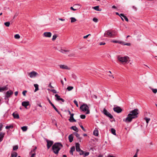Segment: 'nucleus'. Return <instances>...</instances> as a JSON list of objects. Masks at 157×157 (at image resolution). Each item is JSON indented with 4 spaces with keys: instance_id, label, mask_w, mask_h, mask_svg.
Here are the masks:
<instances>
[{
    "instance_id": "34",
    "label": "nucleus",
    "mask_w": 157,
    "mask_h": 157,
    "mask_svg": "<svg viewBox=\"0 0 157 157\" xmlns=\"http://www.w3.org/2000/svg\"><path fill=\"white\" fill-rule=\"evenodd\" d=\"M112 33L113 35V36H115L117 35V32L116 31L113 30L112 31Z\"/></svg>"
},
{
    "instance_id": "17",
    "label": "nucleus",
    "mask_w": 157,
    "mask_h": 157,
    "mask_svg": "<svg viewBox=\"0 0 157 157\" xmlns=\"http://www.w3.org/2000/svg\"><path fill=\"white\" fill-rule=\"evenodd\" d=\"M68 139L70 142L71 143L72 142L73 139V136L72 134L69 135L68 136Z\"/></svg>"
},
{
    "instance_id": "10",
    "label": "nucleus",
    "mask_w": 157,
    "mask_h": 157,
    "mask_svg": "<svg viewBox=\"0 0 157 157\" xmlns=\"http://www.w3.org/2000/svg\"><path fill=\"white\" fill-rule=\"evenodd\" d=\"M38 75V73L36 72L33 71L29 73V75L30 77L33 78L36 77V75Z\"/></svg>"
},
{
    "instance_id": "31",
    "label": "nucleus",
    "mask_w": 157,
    "mask_h": 157,
    "mask_svg": "<svg viewBox=\"0 0 157 157\" xmlns=\"http://www.w3.org/2000/svg\"><path fill=\"white\" fill-rule=\"evenodd\" d=\"M55 97L56 98V100L58 101H59V99L61 98L57 94H56L55 95Z\"/></svg>"
},
{
    "instance_id": "54",
    "label": "nucleus",
    "mask_w": 157,
    "mask_h": 157,
    "mask_svg": "<svg viewBox=\"0 0 157 157\" xmlns=\"http://www.w3.org/2000/svg\"><path fill=\"white\" fill-rule=\"evenodd\" d=\"M123 44L124 45H126L127 46H130L131 45V44L130 43H127L124 44V43Z\"/></svg>"
},
{
    "instance_id": "22",
    "label": "nucleus",
    "mask_w": 157,
    "mask_h": 157,
    "mask_svg": "<svg viewBox=\"0 0 157 157\" xmlns=\"http://www.w3.org/2000/svg\"><path fill=\"white\" fill-rule=\"evenodd\" d=\"M17 155V153L15 152H12L11 154L10 157H16Z\"/></svg>"
},
{
    "instance_id": "49",
    "label": "nucleus",
    "mask_w": 157,
    "mask_h": 157,
    "mask_svg": "<svg viewBox=\"0 0 157 157\" xmlns=\"http://www.w3.org/2000/svg\"><path fill=\"white\" fill-rule=\"evenodd\" d=\"M152 92L154 93H156L157 92V89H152Z\"/></svg>"
},
{
    "instance_id": "50",
    "label": "nucleus",
    "mask_w": 157,
    "mask_h": 157,
    "mask_svg": "<svg viewBox=\"0 0 157 157\" xmlns=\"http://www.w3.org/2000/svg\"><path fill=\"white\" fill-rule=\"evenodd\" d=\"M50 90L54 93L56 94L57 93L55 89L51 90Z\"/></svg>"
},
{
    "instance_id": "4",
    "label": "nucleus",
    "mask_w": 157,
    "mask_h": 157,
    "mask_svg": "<svg viewBox=\"0 0 157 157\" xmlns=\"http://www.w3.org/2000/svg\"><path fill=\"white\" fill-rule=\"evenodd\" d=\"M80 109L83 112H86V114L90 113V112L89 110V107L86 104H83L81 105L80 107Z\"/></svg>"
},
{
    "instance_id": "30",
    "label": "nucleus",
    "mask_w": 157,
    "mask_h": 157,
    "mask_svg": "<svg viewBox=\"0 0 157 157\" xmlns=\"http://www.w3.org/2000/svg\"><path fill=\"white\" fill-rule=\"evenodd\" d=\"M21 129L24 132L26 131L27 129V127L24 126L21 127Z\"/></svg>"
},
{
    "instance_id": "41",
    "label": "nucleus",
    "mask_w": 157,
    "mask_h": 157,
    "mask_svg": "<svg viewBox=\"0 0 157 157\" xmlns=\"http://www.w3.org/2000/svg\"><path fill=\"white\" fill-rule=\"evenodd\" d=\"M14 38L16 39H19L20 38V36L19 34H17L14 36Z\"/></svg>"
},
{
    "instance_id": "11",
    "label": "nucleus",
    "mask_w": 157,
    "mask_h": 157,
    "mask_svg": "<svg viewBox=\"0 0 157 157\" xmlns=\"http://www.w3.org/2000/svg\"><path fill=\"white\" fill-rule=\"evenodd\" d=\"M21 105L25 108L28 109L27 106L29 105V101H23L22 102Z\"/></svg>"
},
{
    "instance_id": "15",
    "label": "nucleus",
    "mask_w": 157,
    "mask_h": 157,
    "mask_svg": "<svg viewBox=\"0 0 157 157\" xmlns=\"http://www.w3.org/2000/svg\"><path fill=\"white\" fill-rule=\"evenodd\" d=\"M5 134L2 132H0V142H2L3 139Z\"/></svg>"
},
{
    "instance_id": "23",
    "label": "nucleus",
    "mask_w": 157,
    "mask_h": 157,
    "mask_svg": "<svg viewBox=\"0 0 157 157\" xmlns=\"http://www.w3.org/2000/svg\"><path fill=\"white\" fill-rule=\"evenodd\" d=\"M112 42L114 43H118L121 44H123L124 42L121 41H117L115 40H113L112 41Z\"/></svg>"
},
{
    "instance_id": "6",
    "label": "nucleus",
    "mask_w": 157,
    "mask_h": 157,
    "mask_svg": "<svg viewBox=\"0 0 157 157\" xmlns=\"http://www.w3.org/2000/svg\"><path fill=\"white\" fill-rule=\"evenodd\" d=\"M104 36L106 37H112L113 35L112 32H110L109 30L106 31L104 34Z\"/></svg>"
},
{
    "instance_id": "48",
    "label": "nucleus",
    "mask_w": 157,
    "mask_h": 157,
    "mask_svg": "<svg viewBox=\"0 0 157 157\" xmlns=\"http://www.w3.org/2000/svg\"><path fill=\"white\" fill-rule=\"evenodd\" d=\"M36 152H34L33 153H32V154L30 155H31L30 157H34L36 155Z\"/></svg>"
},
{
    "instance_id": "37",
    "label": "nucleus",
    "mask_w": 157,
    "mask_h": 157,
    "mask_svg": "<svg viewBox=\"0 0 157 157\" xmlns=\"http://www.w3.org/2000/svg\"><path fill=\"white\" fill-rule=\"evenodd\" d=\"M18 148V147L17 145H15L13 147V150L14 151H15L17 150Z\"/></svg>"
},
{
    "instance_id": "58",
    "label": "nucleus",
    "mask_w": 157,
    "mask_h": 157,
    "mask_svg": "<svg viewBox=\"0 0 157 157\" xmlns=\"http://www.w3.org/2000/svg\"><path fill=\"white\" fill-rule=\"evenodd\" d=\"M71 10H73V11H75L76 10V9H74L72 7H71L70 8Z\"/></svg>"
},
{
    "instance_id": "45",
    "label": "nucleus",
    "mask_w": 157,
    "mask_h": 157,
    "mask_svg": "<svg viewBox=\"0 0 157 157\" xmlns=\"http://www.w3.org/2000/svg\"><path fill=\"white\" fill-rule=\"evenodd\" d=\"M74 104L76 105L77 107L78 106V102L75 100H74Z\"/></svg>"
},
{
    "instance_id": "32",
    "label": "nucleus",
    "mask_w": 157,
    "mask_h": 157,
    "mask_svg": "<svg viewBox=\"0 0 157 157\" xmlns=\"http://www.w3.org/2000/svg\"><path fill=\"white\" fill-rule=\"evenodd\" d=\"M111 133L114 135H116V130H115L113 128H112L111 129Z\"/></svg>"
},
{
    "instance_id": "44",
    "label": "nucleus",
    "mask_w": 157,
    "mask_h": 157,
    "mask_svg": "<svg viewBox=\"0 0 157 157\" xmlns=\"http://www.w3.org/2000/svg\"><path fill=\"white\" fill-rule=\"evenodd\" d=\"M90 153L89 152H86L85 153H84L83 155V156L85 157L86 156H87Z\"/></svg>"
},
{
    "instance_id": "60",
    "label": "nucleus",
    "mask_w": 157,
    "mask_h": 157,
    "mask_svg": "<svg viewBox=\"0 0 157 157\" xmlns=\"http://www.w3.org/2000/svg\"><path fill=\"white\" fill-rule=\"evenodd\" d=\"M59 20H60L61 21H64L65 20V19H64L60 18H59Z\"/></svg>"
},
{
    "instance_id": "51",
    "label": "nucleus",
    "mask_w": 157,
    "mask_h": 157,
    "mask_svg": "<svg viewBox=\"0 0 157 157\" xmlns=\"http://www.w3.org/2000/svg\"><path fill=\"white\" fill-rule=\"evenodd\" d=\"M123 17L124 18V19L125 20L128 22V18L126 16H125V15Z\"/></svg>"
},
{
    "instance_id": "25",
    "label": "nucleus",
    "mask_w": 157,
    "mask_h": 157,
    "mask_svg": "<svg viewBox=\"0 0 157 157\" xmlns=\"http://www.w3.org/2000/svg\"><path fill=\"white\" fill-rule=\"evenodd\" d=\"M69 121L71 122H76V120L74 119L73 117H70V119H69Z\"/></svg>"
},
{
    "instance_id": "12",
    "label": "nucleus",
    "mask_w": 157,
    "mask_h": 157,
    "mask_svg": "<svg viewBox=\"0 0 157 157\" xmlns=\"http://www.w3.org/2000/svg\"><path fill=\"white\" fill-rule=\"evenodd\" d=\"M44 36L50 37L52 36V33L50 32H44L43 34Z\"/></svg>"
},
{
    "instance_id": "28",
    "label": "nucleus",
    "mask_w": 157,
    "mask_h": 157,
    "mask_svg": "<svg viewBox=\"0 0 157 157\" xmlns=\"http://www.w3.org/2000/svg\"><path fill=\"white\" fill-rule=\"evenodd\" d=\"M74 134L75 136L76 137L80 140V142L81 138L80 137L79 135L77 132H75Z\"/></svg>"
},
{
    "instance_id": "18",
    "label": "nucleus",
    "mask_w": 157,
    "mask_h": 157,
    "mask_svg": "<svg viewBox=\"0 0 157 157\" xmlns=\"http://www.w3.org/2000/svg\"><path fill=\"white\" fill-rule=\"evenodd\" d=\"M8 90V88L6 86H4L2 87H0V92H2L5 90Z\"/></svg>"
},
{
    "instance_id": "47",
    "label": "nucleus",
    "mask_w": 157,
    "mask_h": 157,
    "mask_svg": "<svg viewBox=\"0 0 157 157\" xmlns=\"http://www.w3.org/2000/svg\"><path fill=\"white\" fill-rule=\"evenodd\" d=\"M80 117L82 119H84L86 117V116L85 115H80Z\"/></svg>"
},
{
    "instance_id": "46",
    "label": "nucleus",
    "mask_w": 157,
    "mask_h": 157,
    "mask_svg": "<svg viewBox=\"0 0 157 157\" xmlns=\"http://www.w3.org/2000/svg\"><path fill=\"white\" fill-rule=\"evenodd\" d=\"M79 154L80 155H83L84 154V151H83L82 150H81V151H79Z\"/></svg>"
},
{
    "instance_id": "62",
    "label": "nucleus",
    "mask_w": 157,
    "mask_h": 157,
    "mask_svg": "<svg viewBox=\"0 0 157 157\" xmlns=\"http://www.w3.org/2000/svg\"><path fill=\"white\" fill-rule=\"evenodd\" d=\"M59 100H60V101H62L63 102H64V101H65L62 98H60L59 99Z\"/></svg>"
},
{
    "instance_id": "57",
    "label": "nucleus",
    "mask_w": 157,
    "mask_h": 157,
    "mask_svg": "<svg viewBox=\"0 0 157 157\" xmlns=\"http://www.w3.org/2000/svg\"><path fill=\"white\" fill-rule=\"evenodd\" d=\"M90 35V34H89L87 35H86V36H84L83 37V38H84V39L86 38H87V37H88V36H89V35Z\"/></svg>"
},
{
    "instance_id": "14",
    "label": "nucleus",
    "mask_w": 157,
    "mask_h": 157,
    "mask_svg": "<svg viewBox=\"0 0 157 157\" xmlns=\"http://www.w3.org/2000/svg\"><path fill=\"white\" fill-rule=\"evenodd\" d=\"M76 149L77 151H79L81 149L80 147V144L78 143H76L75 144Z\"/></svg>"
},
{
    "instance_id": "9",
    "label": "nucleus",
    "mask_w": 157,
    "mask_h": 157,
    "mask_svg": "<svg viewBox=\"0 0 157 157\" xmlns=\"http://www.w3.org/2000/svg\"><path fill=\"white\" fill-rule=\"evenodd\" d=\"M114 111L117 113H120L122 111V109L119 106H116L113 109Z\"/></svg>"
},
{
    "instance_id": "29",
    "label": "nucleus",
    "mask_w": 157,
    "mask_h": 157,
    "mask_svg": "<svg viewBox=\"0 0 157 157\" xmlns=\"http://www.w3.org/2000/svg\"><path fill=\"white\" fill-rule=\"evenodd\" d=\"M34 86L35 88V89L34 91V92H35L39 90L38 85L37 84H34Z\"/></svg>"
},
{
    "instance_id": "16",
    "label": "nucleus",
    "mask_w": 157,
    "mask_h": 157,
    "mask_svg": "<svg viewBox=\"0 0 157 157\" xmlns=\"http://www.w3.org/2000/svg\"><path fill=\"white\" fill-rule=\"evenodd\" d=\"M60 68L63 69H69V68L67 66L64 65H59Z\"/></svg>"
},
{
    "instance_id": "52",
    "label": "nucleus",
    "mask_w": 157,
    "mask_h": 157,
    "mask_svg": "<svg viewBox=\"0 0 157 157\" xmlns=\"http://www.w3.org/2000/svg\"><path fill=\"white\" fill-rule=\"evenodd\" d=\"M27 92V91L26 90H24V91H23L22 92V94H23V95L24 96H25V94Z\"/></svg>"
},
{
    "instance_id": "13",
    "label": "nucleus",
    "mask_w": 157,
    "mask_h": 157,
    "mask_svg": "<svg viewBox=\"0 0 157 157\" xmlns=\"http://www.w3.org/2000/svg\"><path fill=\"white\" fill-rule=\"evenodd\" d=\"M48 101L49 103L52 106L53 108L55 109V110L56 111V112H57L59 114L60 113V112L56 108V107H55V106L51 102V101H50V100L48 99Z\"/></svg>"
},
{
    "instance_id": "21",
    "label": "nucleus",
    "mask_w": 157,
    "mask_h": 157,
    "mask_svg": "<svg viewBox=\"0 0 157 157\" xmlns=\"http://www.w3.org/2000/svg\"><path fill=\"white\" fill-rule=\"evenodd\" d=\"M12 115L14 118L19 119V116L18 113H13Z\"/></svg>"
},
{
    "instance_id": "19",
    "label": "nucleus",
    "mask_w": 157,
    "mask_h": 157,
    "mask_svg": "<svg viewBox=\"0 0 157 157\" xmlns=\"http://www.w3.org/2000/svg\"><path fill=\"white\" fill-rule=\"evenodd\" d=\"M75 148L74 146H72L71 148V149L70 151V153L73 155V152L75 151Z\"/></svg>"
},
{
    "instance_id": "56",
    "label": "nucleus",
    "mask_w": 157,
    "mask_h": 157,
    "mask_svg": "<svg viewBox=\"0 0 157 157\" xmlns=\"http://www.w3.org/2000/svg\"><path fill=\"white\" fill-rule=\"evenodd\" d=\"M105 42H100V43L99 44L100 45H105Z\"/></svg>"
},
{
    "instance_id": "53",
    "label": "nucleus",
    "mask_w": 157,
    "mask_h": 157,
    "mask_svg": "<svg viewBox=\"0 0 157 157\" xmlns=\"http://www.w3.org/2000/svg\"><path fill=\"white\" fill-rule=\"evenodd\" d=\"M80 126L83 131H84L85 132L86 131V130L82 126V125H80Z\"/></svg>"
},
{
    "instance_id": "63",
    "label": "nucleus",
    "mask_w": 157,
    "mask_h": 157,
    "mask_svg": "<svg viewBox=\"0 0 157 157\" xmlns=\"http://www.w3.org/2000/svg\"><path fill=\"white\" fill-rule=\"evenodd\" d=\"M107 157H116L115 156H112V155H108Z\"/></svg>"
},
{
    "instance_id": "24",
    "label": "nucleus",
    "mask_w": 157,
    "mask_h": 157,
    "mask_svg": "<svg viewBox=\"0 0 157 157\" xmlns=\"http://www.w3.org/2000/svg\"><path fill=\"white\" fill-rule=\"evenodd\" d=\"M93 134L94 135L98 136V130L97 129H95L93 132Z\"/></svg>"
},
{
    "instance_id": "55",
    "label": "nucleus",
    "mask_w": 157,
    "mask_h": 157,
    "mask_svg": "<svg viewBox=\"0 0 157 157\" xmlns=\"http://www.w3.org/2000/svg\"><path fill=\"white\" fill-rule=\"evenodd\" d=\"M48 87H50V88H54L53 87V86H52L51 85V83H49V86H48Z\"/></svg>"
},
{
    "instance_id": "39",
    "label": "nucleus",
    "mask_w": 157,
    "mask_h": 157,
    "mask_svg": "<svg viewBox=\"0 0 157 157\" xmlns=\"http://www.w3.org/2000/svg\"><path fill=\"white\" fill-rule=\"evenodd\" d=\"M10 22L9 21L6 22L4 23V25L6 26V27H9V26L10 25Z\"/></svg>"
},
{
    "instance_id": "5",
    "label": "nucleus",
    "mask_w": 157,
    "mask_h": 157,
    "mask_svg": "<svg viewBox=\"0 0 157 157\" xmlns=\"http://www.w3.org/2000/svg\"><path fill=\"white\" fill-rule=\"evenodd\" d=\"M103 113L104 114L106 115L107 117H109L110 119H112L113 118V116L109 113L105 108L104 109L103 111Z\"/></svg>"
},
{
    "instance_id": "42",
    "label": "nucleus",
    "mask_w": 157,
    "mask_h": 157,
    "mask_svg": "<svg viewBox=\"0 0 157 157\" xmlns=\"http://www.w3.org/2000/svg\"><path fill=\"white\" fill-rule=\"evenodd\" d=\"M144 119L146 120V123L147 124H148L149 121L150 120V119L149 118H147V117H145L144 118Z\"/></svg>"
},
{
    "instance_id": "36",
    "label": "nucleus",
    "mask_w": 157,
    "mask_h": 157,
    "mask_svg": "<svg viewBox=\"0 0 157 157\" xmlns=\"http://www.w3.org/2000/svg\"><path fill=\"white\" fill-rule=\"evenodd\" d=\"M57 35L56 34L54 35L52 37V41L55 40L57 37Z\"/></svg>"
},
{
    "instance_id": "59",
    "label": "nucleus",
    "mask_w": 157,
    "mask_h": 157,
    "mask_svg": "<svg viewBox=\"0 0 157 157\" xmlns=\"http://www.w3.org/2000/svg\"><path fill=\"white\" fill-rule=\"evenodd\" d=\"M124 15L123 14V13H121V14H120V15H119V16H120V17H124Z\"/></svg>"
},
{
    "instance_id": "64",
    "label": "nucleus",
    "mask_w": 157,
    "mask_h": 157,
    "mask_svg": "<svg viewBox=\"0 0 157 157\" xmlns=\"http://www.w3.org/2000/svg\"><path fill=\"white\" fill-rule=\"evenodd\" d=\"M133 157H137V153H136L134 155Z\"/></svg>"
},
{
    "instance_id": "35",
    "label": "nucleus",
    "mask_w": 157,
    "mask_h": 157,
    "mask_svg": "<svg viewBox=\"0 0 157 157\" xmlns=\"http://www.w3.org/2000/svg\"><path fill=\"white\" fill-rule=\"evenodd\" d=\"M74 87L73 86H68L67 89L69 91H71L73 89Z\"/></svg>"
},
{
    "instance_id": "33",
    "label": "nucleus",
    "mask_w": 157,
    "mask_h": 157,
    "mask_svg": "<svg viewBox=\"0 0 157 157\" xmlns=\"http://www.w3.org/2000/svg\"><path fill=\"white\" fill-rule=\"evenodd\" d=\"M70 19H71V22L73 23L75 22L76 21V19L74 17H72L70 18Z\"/></svg>"
},
{
    "instance_id": "2",
    "label": "nucleus",
    "mask_w": 157,
    "mask_h": 157,
    "mask_svg": "<svg viewBox=\"0 0 157 157\" xmlns=\"http://www.w3.org/2000/svg\"><path fill=\"white\" fill-rule=\"evenodd\" d=\"M63 147V145L59 143H55L52 146V149L55 154H58L59 152Z\"/></svg>"
},
{
    "instance_id": "20",
    "label": "nucleus",
    "mask_w": 157,
    "mask_h": 157,
    "mask_svg": "<svg viewBox=\"0 0 157 157\" xmlns=\"http://www.w3.org/2000/svg\"><path fill=\"white\" fill-rule=\"evenodd\" d=\"M92 8L97 11H101L102 10L101 9H99V6H94V7H93Z\"/></svg>"
},
{
    "instance_id": "27",
    "label": "nucleus",
    "mask_w": 157,
    "mask_h": 157,
    "mask_svg": "<svg viewBox=\"0 0 157 157\" xmlns=\"http://www.w3.org/2000/svg\"><path fill=\"white\" fill-rule=\"evenodd\" d=\"M37 149V147L36 146H35L34 147V148H33V149H32L31 151L29 152V154L31 155L32 153H33L34 152H36V150Z\"/></svg>"
},
{
    "instance_id": "7",
    "label": "nucleus",
    "mask_w": 157,
    "mask_h": 157,
    "mask_svg": "<svg viewBox=\"0 0 157 157\" xmlns=\"http://www.w3.org/2000/svg\"><path fill=\"white\" fill-rule=\"evenodd\" d=\"M47 143V147L49 149L50 147L53 145L54 142L52 141L46 139H45Z\"/></svg>"
},
{
    "instance_id": "38",
    "label": "nucleus",
    "mask_w": 157,
    "mask_h": 157,
    "mask_svg": "<svg viewBox=\"0 0 157 157\" xmlns=\"http://www.w3.org/2000/svg\"><path fill=\"white\" fill-rule=\"evenodd\" d=\"M59 51L60 52L63 53H64V52H69V51L65 50H63L62 49H61L60 50H59Z\"/></svg>"
},
{
    "instance_id": "40",
    "label": "nucleus",
    "mask_w": 157,
    "mask_h": 157,
    "mask_svg": "<svg viewBox=\"0 0 157 157\" xmlns=\"http://www.w3.org/2000/svg\"><path fill=\"white\" fill-rule=\"evenodd\" d=\"M13 128V126L12 125H10L9 126H7L6 127V129H8L10 128Z\"/></svg>"
},
{
    "instance_id": "43",
    "label": "nucleus",
    "mask_w": 157,
    "mask_h": 157,
    "mask_svg": "<svg viewBox=\"0 0 157 157\" xmlns=\"http://www.w3.org/2000/svg\"><path fill=\"white\" fill-rule=\"evenodd\" d=\"M93 21H94L95 22H98V20L97 18L96 17H94L93 18Z\"/></svg>"
},
{
    "instance_id": "3",
    "label": "nucleus",
    "mask_w": 157,
    "mask_h": 157,
    "mask_svg": "<svg viewBox=\"0 0 157 157\" xmlns=\"http://www.w3.org/2000/svg\"><path fill=\"white\" fill-rule=\"evenodd\" d=\"M117 59L119 61L123 64H125L128 62V57L127 56L122 57L119 56H117Z\"/></svg>"
},
{
    "instance_id": "8",
    "label": "nucleus",
    "mask_w": 157,
    "mask_h": 157,
    "mask_svg": "<svg viewBox=\"0 0 157 157\" xmlns=\"http://www.w3.org/2000/svg\"><path fill=\"white\" fill-rule=\"evenodd\" d=\"M13 94V92L11 90L7 91L6 93L5 99L6 100L8 98L10 97V96Z\"/></svg>"
},
{
    "instance_id": "61",
    "label": "nucleus",
    "mask_w": 157,
    "mask_h": 157,
    "mask_svg": "<svg viewBox=\"0 0 157 157\" xmlns=\"http://www.w3.org/2000/svg\"><path fill=\"white\" fill-rule=\"evenodd\" d=\"M14 94H15V95L16 96H17L18 94V91H16L15 92Z\"/></svg>"
},
{
    "instance_id": "26",
    "label": "nucleus",
    "mask_w": 157,
    "mask_h": 157,
    "mask_svg": "<svg viewBox=\"0 0 157 157\" xmlns=\"http://www.w3.org/2000/svg\"><path fill=\"white\" fill-rule=\"evenodd\" d=\"M71 129H73V130H74L75 131L78 132V128H77V127L75 126H72L71 128Z\"/></svg>"
},
{
    "instance_id": "1",
    "label": "nucleus",
    "mask_w": 157,
    "mask_h": 157,
    "mask_svg": "<svg viewBox=\"0 0 157 157\" xmlns=\"http://www.w3.org/2000/svg\"><path fill=\"white\" fill-rule=\"evenodd\" d=\"M138 114V109H135L130 111V113L128 115L127 117L125 119H124L123 121L126 123L130 122L132 119L137 118Z\"/></svg>"
}]
</instances>
